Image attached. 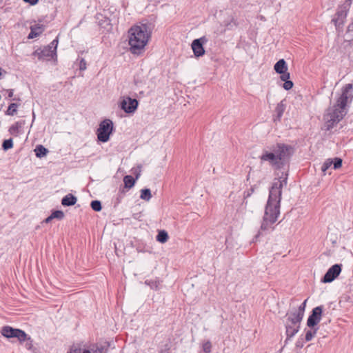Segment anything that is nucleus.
Here are the masks:
<instances>
[{"mask_svg":"<svg viewBox=\"0 0 353 353\" xmlns=\"http://www.w3.org/2000/svg\"><path fill=\"white\" fill-rule=\"evenodd\" d=\"M44 31V26L42 24H35L30 27V32L28 38L30 39H34L39 36Z\"/></svg>","mask_w":353,"mask_h":353,"instance_id":"15","label":"nucleus"},{"mask_svg":"<svg viewBox=\"0 0 353 353\" xmlns=\"http://www.w3.org/2000/svg\"><path fill=\"white\" fill-rule=\"evenodd\" d=\"M236 26H237V23L233 18H231L230 21L225 24V26H226L227 29H228V30L232 29L233 27H235Z\"/></svg>","mask_w":353,"mask_h":353,"instance_id":"34","label":"nucleus"},{"mask_svg":"<svg viewBox=\"0 0 353 353\" xmlns=\"http://www.w3.org/2000/svg\"><path fill=\"white\" fill-rule=\"evenodd\" d=\"M113 131V123L110 119H106L102 121L97 129V134L99 141L105 143L110 139V135Z\"/></svg>","mask_w":353,"mask_h":353,"instance_id":"9","label":"nucleus"},{"mask_svg":"<svg viewBox=\"0 0 353 353\" xmlns=\"http://www.w3.org/2000/svg\"><path fill=\"white\" fill-rule=\"evenodd\" d=\"M58 46V39H54L49 45L45 46L41 50H37L34 54L39 60L45 61L51 59H57V48Z\"/></svg>","mask_w":353,"mask_h":353,"instance_id":"8","label":"nucleus"},{"mask_svg":"<svg viewBox=\"0 0 353 353\" xmlns=\"http://www.w3.org/2000/svg\"><path fill=\"white\" fill-rule=\"evenodd\" d=\"M25 3L30 4V6H35L38 3L39 0H23Z\"/></svg>","mask_w":353,"mask_h":353,"instance_id":"39","label":"nucleus"},{"mask_svg":"<svg viewBox=\"0 0 353 353\" xmlns=\"http://www.w3.org/2000/svg\"><path fill=\"white\" fill-rule=\"evenodd\" d=\"M140 198L144 201H149L152 198V194L150 189L145 188L141 190Z\"/></svg>","mask_w":353,"mask_h":353,"instance_id":"22","label":"nucleus"},{"mask_svg":"<svg viewBox=\"0 0 353 353\" xmlns=\"http://www.w3.org/2000/svg\"><path fill=\"white\" fill-rule=\"evenodd\" d=\"M52 216L54 219H57L58 220H61L64 217V213L61 210H56L52 212L51 214Z\"/></svg>","mask_w":353,"mask_h":353,"instance_id":"29","label":"nucleus"},{"mask_svg":"<svg viewBox=\"0 0 353 353\" xmlns=\"http://www.w3.org/2000/svg\"><path fill=\"white\" fill-rule=\"evenodd\" d=\"M151 33L150 28L146 24L132 26L128 30L130 52L136 55L141 54L151 37Z\"/></svg>","mask_w":353,"mask_h":353,"instance_id":"4","label":"nucleus"},{"mask_svg":"<svg viewBox=\"0 0 353 353\" xmlns=\"http://www.w3.org/2000/svg\"><path fill=\"white\" fill-rule=\"evenodd\" d=\"M302 319L291 312L286 314L285 325L288 339L293 337L299 332Z\"/></svg>","mask_w":353,"mask_h":353,"instance_id":"7","label":"nucleus"},{"mask_svg":"<svg viewBox=\"0 0 353 353\" xmlns=\"http://www.w3.org/2000/svg\"><path fill=\"white\" fill-rule=\"evenodd\" d=\"M293 82L288 79L284 81L283 84V88L286 90H289L293 87Z\"/></svg>","mask_w":353,"mask_h":353,"instance_id":"32","label":"nucleus"},{"mask_svg":"<svg viewBox=\"0 0 353 353\" xmlns=\"http://www.w3.org/2000/svg\"><path fill=\"white\" fill-rule=\"evenodd\" d=\"M306 302H307V299L305 300L301 303V305L299 307V308L297 310H295L294 311H290V312H292L293 314H296L298 316H301V319H303V316H304L305 307H306Z\"/></svg>","mask_w":353,"mask_h":353,"instance_id":"20","label":"nucleus"},{"mask_svg":"<svg viewBox=\"0 0 353 353\" xmlns=\"http://www.w3.org/2000/svg\"><path fill=\"white\" fill-rule=\"evenodd\" d=\"M341 265L339 264H335L332 265L329 270L327 271L323 278L322 279V282L323 283H330L333 281L341 273Z\"/></svg>","mask_w":353,"mask_h":353,"instance_id":"14","label":"nucleus"},{"mask_svg":"<svg viewBox=\"0 0 353 353\" xmlns=\"http://www.w3.org/2000/svg\"><path fill=\"white\" fill-rule=\"evenodd\" d=\"M285 110V101L283 100L280 103H279L275 108V112L276 114V118L274 119V121H280L283 114Z\"/></svg>","mask_w":353,"mask_h":353,"instance_id":"16","label":"nucleus"},{"mask_svg":"<svg viewBox=\"0 0 353 353\" xmlns=\"http://www.w3.org/2000/svg\"><path fill=\"white\" fill-rule=\"evenodd\" d=\"M53 219V217L52 216V215L50 214L49 216H48L44 221L43 222L46 223H48L50 222H51V221Z\"/></svg>","mask_w":353,"mask_h":353,"instance_id":"41","label":"nucleus"},{"mask_svg":"<svg viewBox=\"0 0 353 353\" xmlns=\"http://www.w3.org/2000/svg\"><path fill=\"white\" fill-rule=\"evenodd\" d=\"M123 182H124L125 188H131L132 187L134 186L135 180L134 179V178L132 176L127 175V176H124Z\"/></svg>","mask_w":353,"mask_h":353,"instance_id":"24","label":"nucleus"},{"mask_svg":"<svg viewBox=\"0 0 353 353\" xmlns=\"http://www.w3.org/2000/svg\"><path fill=\"white\" fill-rule=\"evenodd\" d=\"M111 343L108 341H100L97 344L88 345L87 343L79 342L74 343L68 353H106L112 351Z\"/></svg>","mask_w":353,"mask_h":353,"instance_id":"5","label":"nucleus"},{"mask_svg":"<svg viewBox=\"0 0 353 353\" xmlns=\"http://www.w3.org/2000/svg\"><path fill=\"white\" fill-rule=\"evenodd\" d=\"M1 335L8 339H17L29 351L35 350L32 340L30 337L28 336L24 331L20 329L13 328L10 326H4L1 328Z\"/></svg>","mask_w":353,"mask_h":353,"instance_id":"6","label":"nucleus"},{"mask_svg":"<svg viewBox=\"0 0 353 353\" xmlns=\"http://www.w3.org/2000/svg\"><path fill=\"white\" fill-rule=\"evenodd\" d=\"M292 152L293 149L291 146L278 143L265 148L260 156V160L261 162H268L274 169H280L284 165Z\"/></svg>","mask_w":353,"mask_h":353,"instance_id":"3","label":"nucleus"},{"mask_svg":"<svg viewBox=\"0 0 353 353\" xmlns=\"http://www.w3.org/2000/svg\"><path fill=\"white\" fill-rule=\"evenodd\" d=\"M35 154L37 157H42L46 155L48 150L41 145L36 146L34 149Z\"/></svg>","mask_w":353,"mask_h":353,"instance_id":"21","label":"nucleus"},{"mask_svg":"<svg viewBox=\"0 0 353 353\" xmlns=\"http://www.w3.org/2000/svg\"><path fill=\"white\" fill-rule=\"evenodd\" d=\"M323 312V306H317L314 307L312 314L309 316L307 321V325L310 327H314L321 321Z\"/></svg>","mask_w":353,"mask_h":353,"instance_id":"13","label":"nucleus"},{"mask_svg":"<svg viewBox=\"0 0 353 353\" xmlns=\"http://www.w3.org/2000/svg\"><path fill=\"white\" fill-rule=\"evenodd\" d=\"M333 161L331 159H327L323 164L321 170L325 173L326 170H328L332 165Z\"/></svg>","mask_w":353,"mask_h":353,"instance_id":"27","label":"nucleus"},{"mask_svg":"<svg viewBox=\"0 0 353 353\" xmlns=\"http://www.w3.org/2000/svg\"><path fill=\"white\" fill-rule=\"evenodd\" d=\"M203 350L205 353H209L211 351V343L207 341L203 344Z\"/></svg>","mask_w":353,"mask_h":353,"instance_id":"33","label":"nucleus"},{"mask_svg":"<svg viewBox=\"0 0 353 353\" xmlns=\"http://www.w3.org/2000/svg\"><path fill=\"white\" fill-rule=\"evenodd\" d=\"M77 201L76 196L72 194H68L61 200V204L63 206H71L74 205Z\"/></svg>","mask_w":353,"mask_h":353,"instance_id":"17","label":"nucleus"},{"mask_svg":"<svg viewBox=\"0 0 353 353\" xmlns=\"http://www.w3.org/2000/svg\"><path fill=\"white\" fill-rule=\"evenodd\" d=\"M90 205L92 209L96 212H99L101 210V203L99 201H92Z\"/></svg>","mask_w":353,"mask_h":353,"instance_id":"28","label":"nucleus"},{"mask_svg":"<svg viewBox=\"0 0 353 353\" xmlns=\"http://www.w3.org/2000/svg\"><path fill=\"white\" fill-rule=\"evenodd\" d=\"M287 185V176L275 179L269 191L268 199L260 230L255 236L257 239L263 232H269L274 229V224L280 216L282 188Z\"/></svg>","mask_w":353,"mask_h":353,"instance_id":"1","label":"nucleus"},{"mask_svg":"<svg viewBox=\"0 0 353 353\" xmlns=\"http://www.w3.org/2000/svg\"><path fill=\"white\" fill-rule=\"evenodd\" d=\"M2 148L4 150H8L13 148V141L12 139H8L3 141L2 143Z\"/></svg>","mask_w":353,"mask_h":353,"instance_id":"26","label":"nucleus"},{"mask_svg":"<svg viewBox=\"0 0 353 353\" xmlns=\"http://www.w3.org/2000/svg\"><path fill=\"white\" fill-rule=\"evenodd\" d=\"M281 74L280 79L281 81H285L290 79V74L288 71L283 72V73H279Z\"/></svg>","mask_w":353,"mask_h":353,"instance_id":"35","label":"nucleus"},{"mask_svg":"<svg viewBox=\"0 0 353 353\" xmlns=\"http://www.w3.org/2000/svg\"><path fill=\"white\" fill-rule=\"evenodd\" d=\"M138 101L130 97H123L121 99L119 107L125 113L132 114L138 108Z\"/></svg>","mask_w":353,"mask_h":353,"instance_id":"10","label":"nucleus"},{"mask_svg":"<svg viewBox=\"0 0 353 353\" xmlns=\"http://www.w3.org/2000/svg\"><path fill=\"white\" fill-rule=\"evenodd\" d=\"M316 330H317V329H314V330L307 331L305 334V340L307 341H311L313 339V337L314 336V335L316 332Z\"/></svg>","mask_w":353,"mask_h":353,"instance_id":"30","label":"nucleus"},{"mask_svg":"<svg viewBox=\"0 0 353 353\" xmlns=\"http://www.w3.org/2000/svg\"><path fill=\"white\" fill-rule=\"evenodd\" d=\"M21 128V125L19 122H16L9 128V132L11 135L17 137L19 134V129Z\"/></svg>","mask_w":353,"mask_h":353,"instance_id":"25","label":"nucleus"},{"mask_svg":"<svg viewBox=\"0 0 353 353\" xmlns=\"http://www.w3.org/2000/svg\"><path fill=\"white\" fill-rule=\"evenodd\" d=\"M145 284L150 285L152 288H154V289L158 288V284H157V281L147 280V281H145Z\"/></svg>","mask_w":353,"mask_h":353,"instance_id":"37","label":"nucleus"},{"mask_svg":"<svg viewBox=\"0 0 353 353\" xmlns=\"http://www.w3.org/2000/svg\"><path fill=\"white\" fill-rule=\"evenodd\" d=\"M347 34H349L353 39V22L348 26Z\"/></svg>","mask_w":353,"mask_h":353,"instance_id":"38","label":"nucleus"},{"mask_svg":"<svg viewBox=\"0 0 353 353\" xmlns=\"http://www.w3.org/2000/svg\"><path fill=\"white\" fill-rule=\"evenodd\" d=\"M208 39L205 37H202L199 39H194L191 45L194 55L196 57H200L204 55L205 49L203 45L205 44Z\"/></svg>","mask_w":353,"mask_h":353,"instance_id":"12","label":"nucleus"},{"mask_svg":"<svg viewBox=\"0 0 353 353\" xmlns=\"http://www.w3.org/2000/svg\"><path fill=\"white\" fill-rule=\"evenodd\" d=\"M6 93L8 94V98H12L13 96V90H6Z\"/></svg>","mask_w":353,"mask_h":353,"instance_id":"40","label":"nucleus"},{"mask_svg":"<svg viewBox=\"0 0 353 353\" xmlns=\"http://www.w3.org/2000/svg\"><path fill=\"white\" fill-rule=\"evenodd\" d=\"M168 234L165 230H161L159 232L157 236V241L160 243H165L168 240Z\"/></svg>","mask_w":353,"mask_h":353,"instance_id":"23","label":"nucleus"},{"mask_svg":"<svg viewBox=\"0 0 353 353\" xmlns=\"http://www.w3.org/2000/svg\"><path fill=\"white\" fill-rule=\"evenodd\" d=\"M350 5L351 1L345 0V3L338 8L336 14V17L332 19V21L334 23L336 27L343 23V20L345 19L347 16V12L349 10Z\"/></svg>","mask_w":353,"mask_h":353,"instance_id":"11","label":"nucleus"},{"mask_svg":"<svg viewBox=\"0 0 353 353\" xmlns=\"http://www.w3.org/2000/svg\"><path fill=\"white\" fill-rule=\"evenodd\" d=\"M12 100L13 101H20V99L19 98H17H17H14Z\"/></svg>","mask_w":353,"mask_h":353,"instance_id":"42","label":"nucleus"},{"mask_svg":"<svg viewBox=\"0 0 353 353\" xmlns=\"http://www.w3.org/2000/svg\"><path fill=\"white\" fill-rule=\"evenodd\" d=\"M19 105H20L19 103H17V102L11 103L9 105L7 110L5 112V114L6 115H9V116L14 115L17 113V109Z\"/></svg>","mask_w":353,"mask_h":353,"instance_id":"19","label":"nucleus"},{"mask_svg":"<svg viewBox=\"0 0 353 353\" xmlns=\"http://www.w3.org/2000/svg\"><path fill=\"white\" fill-rule=\"evenodd\" d=\"M274 69L276 73H283L288 70V65L284 59L279 60L274 65Z\"/></svg>","mask_w":353,"mask_h":353,"instance_id":"18","label":"nucleus"},{"mask_svg":"<svg viewBox=\"0 0 353 353\" xmlns=\"http://www.w3.org/2000/svg\"><path fill=\"white\" fill-rule=\"evenodd\" d=\"M332 161H333L332 165H333L334 169L336 170V169H338L341 167V165H342V159H341L334 158V159H332Z\"/></svg>","mask_w":353,"mask_h":353,"instance_id":"31","label":"nucleus"},{"mask_svg":"<svg viewBox=\"0 0 353 353\" xmlns=\"http://www.w3.org/2000/svg\"><path fill=\"white\" fill-rule=\"evenodd\" d=\"M353 86L346 84L341 89V93L336 99V103L328 108L324 115V128L330 130L338 124L347 113V106L353 99Z\"/></svg>","mask_w":353,"mask_h":353,"instance_id":"2","label":"nucleus"},{"mask_svg":"<svg viewBox=\"0 0 353 353\" xmlns=\"http://www.w3.org/2000/svg\"><path fill=\"white\" fill-rule=\"evenodd\" d=\"M87 68V63L84 59H81L79 62V70H85Z\"/></svg>","mask_w":353,"mask_h":353,"instance_id":"36","label":"nucleus"}]
</instances>
